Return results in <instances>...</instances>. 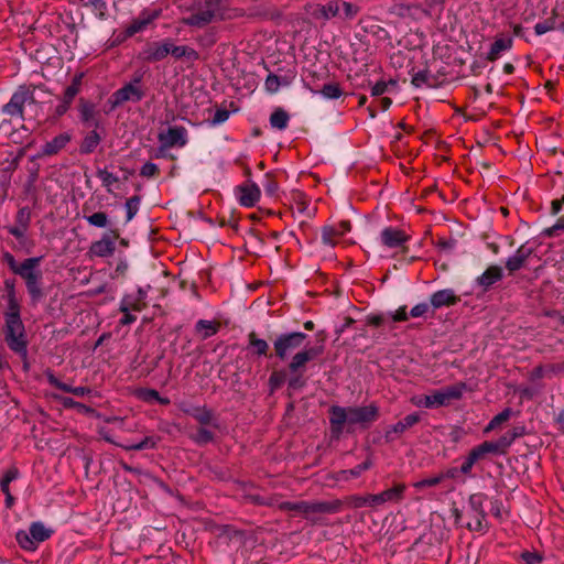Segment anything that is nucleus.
<instances>
[{
  "instance_id": "obj_1",
  "label": "nucleus",
  "mask_w": 564,
  "mask_h": 564,
  "mask_svg": "<svg viewBox=\"0 0 564 564\" xmlns=\"http://www.w3.org/2000/svg\"><path fill=\"white\" fill-rule=\"evenodd\" d=\"M329 421L332 430L339 435L344 427L352 430L356 425L361 427L368 426L378 417V408L373 404L366 406H332Z\"/></svg>"
},
{
  "instance_id": "obj_2",
  "label": "nucleus",
  "mask_w": 564,
  "mask_h": 564,
  "mask_svg": "<svg viewBox=\"0 0 564 564\" xmlns=\"http://www.w3.org/2000/svg\"><path fill=\"white\" fill-rule=\"evenodd\" d=\"M42 259V257H32L19 262L10 253L4 256L9 269L24 281L33 302H39L44 296L42 288L43 272L40 268Z\"/></svg>"
},
{
  "instance_id": "obj_3",
  "label": "nucleus",
  "mask_w": 564,
  "mask_h": 564,
  "mask_svg": "<svg viewBox=\"0 0 564 564\" xmlns=\"http://www.w3.org/2000/svg\"><path fill=\"white\" fill-rule=\"evenodd\" d=\"M405 490V485L399 484L394 487L387 489L377 495H366V496H351L348 499V503L351 508H361L365 506H369L376 508L386 502H398L403 498V492Z\"/></svg>"
},
{
  "instance_id": "obj_4",
  "label": "nucleus",
  "mask_w": 564,
  "mask_h": 564,
  "mask_svg": "<svg viewBox=\"0 0 564 564\" xmlns=\"http://www.w3.org/2000/svg\"><path fill=\"white\" fill-rule=\"evenodd\" d=\"M4 336L11 350L21 356L26 355L25 332L21 319L6 321Z\"/></svg>"
},
{
  "instance_id": "obj_5",
  "label": "nucleus",
  "mask_w": 564,
  "mask_h": 564,
  "mask_svg": "<svg viewBox=\"0 0 564 564\" xmlns=\"http://www.w3.org/2000/svg\"><path fill=\"white\" fill-rule=\"evenodd\" d=\"M341 503L340 501H332V502H316V503H307V502H283L281 508L286 510L296 511L300 513L308 514L311 512H323V513H335L340 510Z\"/></svg>"
},
{
  "instance_id": "obj_6",
  "label": "nucleus",
  "mask_w": 564,
  "mask_h": 564,
  "mask_svg": "<svg viewBox=\"0 0 564 564\" xmlns=\"http://www.w3.org/2000/svg\"><path fill=\"white\" fill-rule=\"evenodd\" d=\"M306 335L301 332L282 334L273 343L279 358L285 359L292 351L300 348L304 343Z\"/></svg>"
},
{
  "instance_id": "obj_7",
  "label": "nucleus",
  "mask_w": 564,
  "mask_h": 564,
  "mask_svg": "<svg viewBox=\"0 0 564 564\" xmlns=\"http://www.w3.org/2000/svg\"><path fill=\"white\" fill-rule=\"evenodd\" d=\"M305 12L316 21H328L337 18L340 14L339 8L335 0L327 2L326 4L321 3H308L305 6Z\"/></svg>"
},
{
  "instance_id": "obj_8",
  "label": "nucleus",
  "mask_w": 564,
  "mask_h": 564,
  "mask_svg": "<svg viewBox=\"0 0 564 564\" xmlns=\"http://www.w3.org/2000/svg\"><path fill=\"white\" fill-rule=\"evenodd\" d=\"M171 40L148 43L140 53V57L148 63H155L170 55Z\"/></svg>"
},
{
  "instance_id": "obj_9",
  "label": "nucleus",
  "mask_w": 564,
  "mask_h": 564,
  "mask_svg": "<svg viewBox=\"0 0 564 564\" xmlns=\"http://www.w3.org/2000/svg\"><path fill=\"white\" fill-rule=\"evenodd\" d=\"M32 100L26 88H19L10 98L9 102L2 108V111L11 117L23 118V107L28 101Z\"/></svg>"
},
{
  "instance_id": "obj_10",
  "label": "nucleus",
  "mask_w": 564,
  "mask_h": 564,
  "mask_svg": "<svg viewBox=\"0 0 564 564\" xmlns=\"http://www.w3.org/2000/svg\"><path fill=\"white\" fill-rule=\"evenodd\" d=\"M216 4L213 1L205 2L193 14L182 20V23L195 28H203L210 23L215 17Z\"/></svg>"
},
{
  "instance_id": "obj_11",
  "label": "nucleus",
  "mask_w": 564,
  "mask_h": 564,
  "mask_svg": "<svg viewBox=\"0 0 564 564\" xmlns=\"http://www.w3.org/2000/svg\"><path fill=\"white\" fill-rule=\"evenodd\" d=\"M409 240V236L395 227H386L381 230L379 241L382 247L388 249H401Z\"/></svg>"
},
{
  "instance_id": "obj_12",
  "label": "nucleus",
  "mask_w": 564,
  "mask_h": 564,
  "mask_svg": "<svg viewBox=\"0 0 564 564\" xmlns=\"http://www.w3.org/2000/svg\"><path fill=\"white\" fill-rule=\"evenodd\" d=\"M31 223V210L28 207H22L18 210L14 224L8 226V231L14 236L19 241L23 242Z\"/></svg>"
},
{
  "instance_id": "obj_13",
  "label": "nucleus",
  "mask_w": 564,
  "mask_h": 564,
  "mask_svg": "<svg viewBox=\"0 0 564 564\" xmlns=\"http://www.w3.org/2000/svg\"><path fill=\"white\" fill-rule=\"evenodd\" d=\"M162 148L184 147L187 142L186 129L183 127L169 128L159 134Z\"/></svg>"
},
{
  "instance_id": "obj_14",
  "label": "nucleus",
  "mask_w": 564,
  "mask_h": 564,
  "mask_svg": "<svg viewBox=\"0 0 564 564\" xmlns=\"http://www.w3.org/2000/svg\"><path fill=\"white\" fill-rule=\"evenodd\" d=\"M115 250V239L110 235L105 234L99 240L91 243L89 253L95 257L106 258L112 256Z\"/></svg>"
},
{
  "instance_id": "obj_15",
  "label": "nucleus",
  "mask_w": 564,
  "mask_h": 564,
  "mask_svg": "<svg viewBox=\"0 0 564 564\" xmlns=\"http://www.w3.org/2000/svg\"><path fill=\"white\" fill-rule=\"evenodd\" d=\"M260 188L256 183L248 182L238 188V199L245 207H252L259 200Z\"/></svg>"
},
{
  "instance_id": "obj_16",
  "label": "nucleus",
  "mask_w": 564,
  "mask_h": 564,
  "mask_svg": "<svg viewBox=\"0 0 564 564\" xmlns=\"http://www.w3.org/2000/svg\"><path fill=\"white\" fill-rule=\"evenodd\" d=\"M142 96L143 93L137 84H128L117 90L112 95V98L115 105H120L126 101H139L141 100Z\"/></svg>"
},
{
  "instance_id": "obj_17",
  "label": "nucleus",
  "mask_w": 564,
  "mask_h": 564,
  "mask_svg": "<svg viewBox=\"0 0 564 564\" xmlns=\"http://www.w3.org/2000/svg\"><path fill=\"white\" fill-rule=\"evenodd\" d=\"M351 225L347 220H343L334 226H326L322 230V241L326 246H335L334 238L337 236H343L346 232L350 231Z\"/></svg>"
},
{
  "instance_id": "obj_18",
  "label": "nucleus",
  "mask_w": 564,
  "mask_h": 564,
  "mask_svg": "<svg viewBox=\"0 0 564 564\" xmlns=\"http://www.w3.org/2000/svg\"><path fill=\"white\" fill-rule=\"evenodd\" d=\"M321 352L322 348L317 347H310L296 352L289 365L290 370L292 372L300 371L301 368H303L308 361L317 357Z\"/></svg>"
},
{
  "instance_id": "obj_19",
  "label": "nucleus",
  "mask_w": 564,
  "mask_h": 564,
  "mask_svg": "<svg viewBox=\"0 0 564 564\" xmlns=\"http://www.w3.org/2000/svg\"><path fill=\"white\" fill-rule=\"evenodd\" d=\"M160 15L159 10H143L140 15L134 19L127 28V33L133 35L144 30L153 20Z\"/></svg>"
},
{
  "instance_id": "obj_20",
  "label": "nucleus",
  "mask_w": 564,
  "mask_h": 564,
  "mask_svg": "<svg viewBox=\"0 0 564 564\" xmlns=\"http://www.w3.org/2000/svg\"><path fill=\"white\" fill-rule=\"evenodd\" d=\"M419 420L420 416L416 413L406 415L403 420L389 426V429L386 431V438L388 441L395 440L399 435L403 434L408 429L416 424Z\"/></svg>"
},
{
  "instance_id": "obj_21",
  "label": "nucleus",
  "mask_w": 564,
  "mask_h": 564,
  "mask_svg": "<svg viewBox=\"0 0 564 564\" xmlns=\"http://www.w3.org/2000/svg\"><path fill=\"white\" fill-rule=\"evenodd\" d=\"M533 250L531 247H528L525 245H522L518 250L507 259L506 261V268L510 272H514L519 269H521L527 260L532 254Z\"/></svg>"
},
{
  "instance_id": "obj_22",
  "label": "nucleus",
  "mask_w": 564,
  "mask_h": 564,
  "mask_svg": "<svg viewBox=\"0 0 564 564\" xmlns=\"http://www.w3.org/2000/svg\"><path fill=\"white\" fill-rule=\"evenodd\" d=\"M457 296L451 289L440 290L431 295L430 303L433 310L455 304Z\"/></svg>"
},
{
  "instance_id": "obj_23",
  "label": "nucleus",
  "mask_w": 564,
  "mask_h": 564,
  "mask_svg": "<svg viewBox=\"0 0 564 564\" xmlns=\"http://www.w3.org/2000/svg\"><path fill=\"white\" fill-rule=\"evenodd\" d=\"M502 278V269L498 265L489 267L476 280L477 284L484 290H487L494 283Z\"/></svg>"
},
{
  "instance_id": "obj_24",
  "label": "nucleus",
  "mask_w": 564,
  "mask_h": 564,
  "mask_svg": "<svg viewBox=\"0 0 564 564\" xmlns=\"http://www.w3.org/2000/svg\"><path fill=\"white\" fill-rule=\"evenodd\" d=\"M170 55L176 59L195 61L198 58L197 52L187 45H175L171 40Z\"/></svg>"
},
{
  "instance_id": "obj_25",
  "label": "nucleus",
  "mask_w": 564,
  "mask_h": 564,
  "mask_svg": "<svg viewBox=\"0 0 564 564\" xmlns=\"http://www.w3.org/2000/svg\"><path fill=\"white\" fill-rule=\"evenodd\" d=\"M512 46V40L510 37H499L497 39L489 52H488V59L495 61L497 59L502 52L510 50Z\"/></svg>"
},
{
  "instance_id": "obj_26",
  "label": "nucleus",
  "mask_w": 564,
  "mask_h": 564,
  "mask_svg": "<svg viewBox=\"0 0 564 564\" xmlns=\"http://www.w3.org/2000/svg\"><path fill=\"white\" fill-rule=\"evenodd\" d=\"M335 1L337 2V6H338L339 12H340V14L337 15V19L348 21V20L355 19L357 17V14L359 13L358 6L350 3V2L343 1V0H335Z\"/></svg>"
},
{
  "instance_id": "obj_27",
  "label": "nucleus",
  "mask_w": 564,
  "mask_h": 564,
  "mask_svg": "<svg viewBox=\"0 0 564 564\" xmlns=\"http://www.w3.org/2000/svg\"><path fill=\"white\" fill-rule=\"evenodd\" d=\"M6 321L21 319L20 317V304L15 297V294H7V311L4 313Z\"/></svg>"
},
{
  "instance_id": "obj_28",
  "label": "nucleus",
  "mask_w": 564,
  "mask_h": 564,
  "mask_svg": "<svg viewBox=\"0 0 564 564\" xmlns=\"http://www.w3.org/2000/svg\"><path fill=\"white\" fill-rule=\"evenodd\" d=\"M69 141V137L67 134H59L55 137L52 141L46 142L43 147L42 152L47 155H52L57 153L62 148L66 145Z\"/></svg>"
},
{
  "instance_id": "obj_29",
  "label": "nucleus",
  "mask_w": 564,
  "mask_h": 564,
  "mask_svg": "<svg viewBox=\"0 0 564 564\" xmlns=\"http://www.w3.org/2000/svg\"><path fill=\"white\" fill-rule=\"evenodd\" d=\"M196 332L200 335L202 339H206L217 333L218 326L215 322L199 319L196 323Z\"/></svg>"
},
{
  "instance_id": "obj_30",
  "label": "nucleus",
  "mask_w": 564,
  "mask_h": 564,
  "mask_svg": "<svg viewBox=\"0 0 564 564\" xmlns=\"http://www.w3.org/2000/svg\"><path fill=\"white\" fill-rule=\"evenodd\" d=\"M289 115L283 109H276L270 117L272 128L284 130L289 123Z\"/></svg>"
},
{
  "instance_id": "obj_31",
  "label": "nucleus",
  "mask_w": 564,
  "mask_h": 564,
  "mask_svg": "<svg viewBox=\"0 0 564 564\" xmlns=\"http://www.w3.org/2000/svg\"><path fill=\"white\" fill-rule=\"evenodd\" d=\"M30 533L33 536L36 544L45 541L50 538L51 531L44 527L41 522H34L30 527Z\"/></svg>"
},
{
  "instance_id": "obj_32",
  "label": "nucleus",
  "mask_w": 564,
  "mask_h": 564,
  "mask_svg": "<svg viewBox=\"0 0 564 564\" xmlns=\"http://www.w3.org/2000/svg\"><path fill=\"white\" fill-rule=\"evenodd\" d=\"M100 142V137L96 131H90L84 139L80 151L84 153L93 152Z\"/></svg>"
},
{
  "instance_id": "obj_33",
  "label": "nucleus",
  "mask_w": 564,
  "mask_h": 564,
  "mask_svg": "<svg viewBox=\"0 0 564 564\" xmlns=\"http://www.w3.org/2000/svg\"><path fill=\"white\" fill-rule=\"evenodd\" d=\"M17 541L19 545L26 551H34L37 547V544L31 535L30 531H19L17 533Z\"/></svg>"
},
{
  "instance_id": "obj_34",
  "label": "nucleus",
  "mask_w": 564,
  "mask_h": 564,
  "mask_svg": "<svg viewBox=\"0 0 564 564\" xmlns=\"http://www.w3.org/2000/svg\"><path fill=\"white\" fill-rule=\"evenodd\" d=\"M465 389H466L465 383H457V384L445 387L442 390L444 392L447 403H449L452 400L459 399L463 395V392L465 391Z\"/></svg>"
},
{
  "instance_id": "obj_35",
  "label": "nucleus",
  "mask_w": 564,
  "mask_h": 564,
  "mask_svg": "<svg viewBox=\"0 0 564 564\" xmlns=\"http://www.w3.org/2000/svg\"><path fill=\"white\" fill-rule=\"evenodd\" d=\"M142 303L134 295H126L120 302V311H141Z\"/></svg>"
},
{
  "instance_id": "obj_36",
  "label": "nucleus",
  "mask_w": 564,
  "mask_h": 564,
  "mask_svg": "<svg viewBox=\"0 0 564 564\" xmlns=\"http://www.w3.org/2000/svg\"><path fill=\"white\" fill-rule=\"evenodd\" d=\"M249 346L253 348L254 352L259 356L265 355L269 349L268 343L258 338L254 333L249 334Z\"/></svg>"
},
{
  "instance_id": "obj_37",
  "label": "nucleus",
  "mask_w": 564,
  "mask_h": 564,
  "mask_svg": "<svg viewBox=\"0 0 564 564\" xmlns=\"http://www.w3.org/2000/svg\"><path fill=\"white\" fill-rule=\"evenodd\" d=\"M427 408H438L448 404L444 392L442 389L433 391L431 394H427Z\"/></svg>"
},
{
  "instance_id": "obj_38",
  "label": "nucleus",
  "mask_w": 564,
  "mask_h": 564,
  "mask_svg": "<svg viewBox=\"0 0 564 564\" xmlns=\"http://www.w3.org/2000/svg\"><path fill=\"white\" fill-rule=\"evenodd\" d=\"M97 176L108 192H111L113 185L118 183V177L107 170H98Z\"/></svg>"
},
{
  "instance_id": "obj_39",
  "label": "nucleus",
  "mask_w": 564,
  "mask_h": 564,
  "mask_svg": "<svg viewBox=\"0 0 564 564\" xmlns=\"http://www.w3.org/2000/svg\"><path fill=\"white\" fill-rule=\"evenodd\" d=\"M82 82V75L76 76L73 83L65 89L64 101L70 104L74 97L78 94Z\"/></svg>"
},
{
  "instance_id": "obj_40",
  "label": "nucleus",
  "mask_w": 564,
  "mask_h": 564,
  "mask_svg": "<svg viewBox=\"0 0 564 564\" xmlns=\"http://www.w3.org/2000/svg\"><path fill=\"white\" fill-rule=\"evenodd\" d=\"M85 219L90 226L97 228H105L108 226V216L102 212L86 216Z\"/></svg>"
},
{
  "instance_id": "obj_41",
  "label": "nucleus",
  "mask_w": 564,
  "mask_h": 564,
  "mask_svg": "<svg viewBox=\"0 0 564 564\" xmlns=\"http://www.w3.org/2000/svg\"><path fill=\"white\" fill-rule=\"evenodd\" d=\"M191 414L202 424H213L214 419L210 411L205 408H195Z\"/></svg>"
},
{
  "instance_id": "obj_42",
  "label": "nucleus",
  "mask_w": 564,
  "mask_h": 564,
  "mask_svg": "<svg viewBox=\"0 0 564 564\" xmlns=\"http://www.w3.org/2000/svg\"><path fill=\"white\" fill-rule=\"evenodd\" d=\"M395 83L390 82H378L371 87V95L375 97H381L382 95L390 93L394 87Z\"/></svg>"
},
{
  "instance_id": "obj_43",
  "label": "nucleus",
  "mask_w": 564,
  "mask_h": 564,
  "mask_svg": "<svg viewBox=\"0 0 564 564\" xmlns=\"http://www.w3.org/2000/svg\"><path fill=\"white\" fill-rule=\"evenodd\" d=\"M444 479L443 475H436L419 481L413 482V487L417 490H423L427 487L437 486Z\"/></svg>"
},
{
  "instance_id": "obj_44",
  "label": "nucleus",
  "mask_w": 564,
  "mask_h": 564,
  "mask_svg": "<svg viewBox=\"0 0 564 564\" xmlns=\"http://www.w3.org/2000/svg\"><path fill=\"white\" fill-rule=\"evenodd\" d=\"M321 95L327 99H337L341 96V89L337 84H326L323 86Z\"/></svg>"
},
{
  "instance_id": "obj_45",
  "label": "nucleus",
  "mask_w": 564,
  "mask_h": 564,
  "mask_svg": "<svg viewBox=\"0 0 564 564\" xmlns=\"http://www.w3.org/2000/svg\"><path fill=\"white\" fill-rule=\"evenodd\" d=\"M140 207V198L138 196H132L129 198L124 205L127 212V221H130L138 213Z\"/></svg>"
},
{
  "instance_id": "obj_46",
  "label": "nucleus",
  "mask_w": 564,
  "mask_h": 564,
  "mask_svg": "<svg viewBox=\"0 0 564 564\" xmlns=\"http://www.w3.org/2000/svg\"><path fill=\"white\" fill-rule=\"evenodd\" d=\"M54 383L59 390L65 391V392H70L77 397H84L87 393H89V390L85 387H70V386L59 382V381H54Z\"/></svg>"
},
{
  "instance_id": "obj_47",
  "label": "nucleus",
  "mask_w": 564,
  "mask_h": 564,
  "mask_svg": "<svg viewBox=\"0 0 564 564\" xmlns=\"http://www.w3.org/2000/svg\"><path fill=\"white\" fill-rule=\"evenodd\" d=\"M85 7H90L99 17H104L106 11L105 0H80Z\"/></svg>"
},
{
  "instance_id": "obj_48",
  "label": "nucleus",
  "mask_w": 564,
  "mask_h": 564,
  "mask_svg": "<svg viewBox=\"0 0 564 564\" xmlns=\"http://www.w3.org/2000/svg\"><path fill=\"white\" fill-rule=\"evenodd\" d=\"M263 188L268 196L274 197L279 192L278 183L272 180L269 175L265 176L263 182Z\"/></svg>"
},
{
  "instance_id": "obj_49",
  "label": "nucleus",
  "mask_w": 564,
  "mask_h": 564,
  "mask_svg": "<svg viewBox=\"0 0 564 564\" xmlns=\"http://www.w3.org/2000/svg\"><path fill=\"white\" fill-rule=\"evenodd\" d=\"M511 416V410L510 409H506L503 410L501 413L497 414L489 423L487 430H491V429H495L496 426H498L499 424L506 422L507 420H509V417Z\"/></svg>"
},
{
  "instance_id": "obj_50",
  "label": "nucleus",
  "mask_w": 564,
  "mask_h": 564,
  "mask_svg": "<svg viewBox=\"0 0 564 564\" xmlns=\"http://www.w3.org/2000/svg\"><path fill=\"white\" fill-rule=\"evenodd\" d=\"M280 85H281L280 78L273 74H270L267 77L265 83H264L265 89L271 94L276 93L280 88Z\"/></svg>"
},
{
  "instance_id": "obj_51",
  "label": "nucleus",
  "mask_w": 564,
  "mask_h": 564,
  "mask_svg": "<svg viewBox=\"0 0 564 564\" xmlns=\"http://www.w3.org/2000/svg\"><path fill=\"white\" fill-rule=\"evenodd\" d=\"M431 303H419L415 306L412 307L410 311V316L412 317H421L424 316L426 313L430 312Z\"/></svg>"
},
{
  "instance_id": "obj_52",
  "label": "nucleus",
  "mask_w": 564,
  "mask_h": 564,
  "mask_svg": "<svg viewBox=\"0 0 564 564\" xmlns=\"http://www.w3.org/2000/svg\"><path fill=\"white\" fill-rule=\"evenodd\" d=\"M229 115H230V113H229V111H228V110H226V109H218V110L215 112V115H214L213 119L210 120V124H212V126H218V124L224 123L225 121H227V120H228Z\"/></svg>"
},
{
  "instance_id": "obj_53",
  "label": "nucleus",
  "mask_w": 564,
  "mask_h": 564,
  "mask_svg": "<svg viewBox=\"0 0 564 564\" xmlns=\"http://www.w3.org/2000/svg\"><path fill=\"white\" fill-rule=\"evenodd\" d=\"M359 477V474L356 473V468L347 469V470H340L336 474L335 479L337 481H348L352 478Z\"/></svg>"
},
{
  "instance_id": "obj_54",
  "label": "nucleus",
  "mask_w": 564,
  "mask_h": 564,
  "mask_svg": "<svg viewBox=\"0 0 564 564\" xmlns=\"http://www.w3.org/2000/svg\"><path fill=\"white\" fill-rule=\"evenodd\" d=\"M156 172H158L156 164H154L152 162H147L145 164L142 165L140 174L145 177H151V176H154L156 174Z\"/></svg>"
},
{
  "instance_id": "obj_55",
  "label": "nucleus",
  "mask_w": 564,
  "mask_h": 564,
  "mask_svg": "<svg viewBox=\"0 0 564 564\" xmlns=\"http://www.w3.org/2000/svg\"><path fill=\"white\" fill-rule=\"evenodd\" d=\"M284 382V375L282 372H273L270 377L269 383L271 390H275Z\"/></svg>"
},
{
  "instance_id": "obj_56",
  "label": "nucleus",
  "mask_w": 564,
  "mask_h": 564,
  "mask_svg": "<svg viewBox=\"0 0 564 564\" xmlns=\"http://www.w3.org/2000/svg\"><path fill=\"white\" fill-rule=\"evenodd\" d=\"M553 29H554L553 22H540V23H536L534 26V31H535L536 35H543Z\"/></svg>"
},
{
  "instance_id": "obj_57",
  "label": "nucleus",
  "mask_w": 564,
  "mask_h": 564,
  "mask_svg": "<svg viewBox=\"0 0 564 564\" xmlns=\"http://www.w3.org/2000/svg\"><path fill=\"white\" fill-rule=\"evenodd\" d=\"M522 558L527 564H539L542 561V556L535 552H525L522 554Z\"/></svg>"
},
{
  "instance_id": "obj_58",
  "label": "nucleus",
  "mask_w": 564,
  "mask_h": 564,
  "mask_svg": "<svg viewBox=\"0 0 564 564\" xmlns=\"http://www.w3.org/2000/svg\"><path fill=\"white\" fill-rule=\"evenodd\" d=\"M427 74L425 72H419L416 74L413 75L412 77V84L415 86V87H422L423 85H425L427 83Z\"/></svg>"
},
{
  "instance_id": "obj_59",
  "label": "nucleus",
  "mask_w": 564,
  "mask_h": 564,
  "mask_svg": "<svg viewBox=\"0 0 564 564\" xmlns=\"http://www.w3.org/2000/svg\"><path fill=\"white\" fill-rule=\"evenodd\" d=\"M213 440V434L206 429H199L196 434V441L198 443H207Z\"/></svg>"
},
{
  "instance_id": "obj_60",
  "label": "nucleus",
  "mask_w": 564,
  "mask_h": 564,
  "mask_svg": "<svg viewBox=\"0 0 564 564\" xmlns=\"http://www.w3.org/2000/svg\"><path fill=\"white\" fill-rule=\"evenodd\" d=\"M143 398H144V400H148V401H159L161 403L167 402V400L161 399L158 391H155V390H145L143 392Z\"/></svg>"
},
{
  "instance_id": "obj_61",
  "label": "nucleus",
  "mask_w": 564,
  "mask_h": 564,
  "mask_svg": "<svg viewBox=\"0 0 564 564\" xmlns=\"http://www.w3.org/2000/svg\"><path fill=\"white\" fill-rule=\"evenodd\" d=\"M140 443L142 449L154 448L156 446L158 438L154 436H147Z\"/></svg>"
},
{
  "instance_id": "obj_62",
  "label": "nucleus",
  "mask_w": 564,
  "mask_h": 564,
  "mask_svg": "<svg viewBox=\"0 0 564 564\" xmlns=\"http://www.w3.org/2000/svg\"><path fill=\"white\" fill-rule=\"evenodd\" d=\"M482 453L486 455L488 453H495L499 451V444L492 442H484L480 444Z\"/></svg>"
},
{
  "instance_id": "obj_63",
  "label": "nucleus",
  "mask_w": 564,
  "mask_h": 564,
  "mask_svg": "<svg viewBox=\"0 0 564 564\" xmlns=\"http://www.w3.org/2000/svg\"><path fill=\"white\" fill-rule=\"evenodd\" d=\"M393 321L401 322L408 319V313L405 306L399 307L392 315Z\"/></svg>"
},
{
  "instance_id": "obj_64",
  "label": "nucleus",
  "mask_w": 564,
  "mask_h": 564,
  "mask_svg": "<svg viewBox=\"0 0 564 564\" xmlns=\"http://www.w3.org/2000/svg\"><path fill=\"white\" fill-rule=\"evenodd\" d=\"M94 109L90 105H83L82 107V117L85 121H89L93 118Z\"/></svg>"
}]
</instances>
